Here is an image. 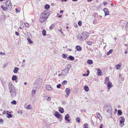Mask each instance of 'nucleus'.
Masks as SVG:
<instances>
[{
  "mask_svg": "<svg viewBox=\"0 0 128 128\" xmlns=\"http://www.w3.org/2000/svg\"><path fill=\"white\" fill-rule=\"evenodd\" d=\"M89 36V33L87 32H84L79 34L77 36L78 39L80 41H84Z\"/></svg>",
  "mask_w": 128,
  "mask_h": 128,
  "instance_id": "f257e3e1",
  "label": "nucleus"
},
{
  "mask_svg": "<svg viewBox=\"0 0 128 128\" xmlns=\"http://www.w3.org/2000/svg\"><path fill=\"white\" fill-rule=\"evenodd\" d=\"M49 15L47 10L44 11L40 15L39 21L41 23L45 22L48 18Z\"/></svg>",
  "mask_w": 128,
  "mask_h": 128,
  "instance_id": "f03ea898",
  "label": "nucleus"
},
{
  "mask_svg": "<svg viewBox=\"0 0 128 128\" xmlns=\"http://www.w3.org/2000/svg\"><path fill=\"white\" fill-rule=\"evenodd\" d=\"M66 68L62 70V75L64 76H66L68 74V71L70 68V64L66 65Z\"/></svg>",
  "mask_w": 128,
  "mask_h": 128,
  "instance_id": "7ed1b4c3",
  "label": "nucleus"
},
{
  "mask_svg": "<svg viewBox=\"0 0 128 128\" xmlns=\"http://www.w3.org/2000/svg\"><path fill=\"white\" fill-rule=\"evenodd\" d=\"M6 6L8 10H10L12 9V5L10 0H7L6 1Z\"/></svg>",
  "mask_w": 128,
  "mask_h": 128,
  "instance_id": "20e7f679",
  "label": "nucleus"
},
{
  "mask_svg": "<svg viewBox=\"0 0 128 128\" xmlns=\"http://www.w3.org/2000/svg\"><path fill=\"white\" fill-rule=\"evenodd\" d=\"M112 108L111 106L109 104H106L104 107V110L106 111L107 112L110 113Z\"/></svg>",
  "mask_w": 128,
  "mask_h": 128,
  "instance_id": "39448f33",
  "label": "nucleus"
},
{
  "mask_svg": "<svg viewBox=\"0 0 128 128\" xmlns=\"http://www.w3.org/2000/svg\"><path fill=\"white\" fill-rule=\"evenodd\" d=\"M8 90L9 92H10L12 91H14V90H16L15 88L14 87L13 85L11 82H10L8 85Z\"/></svg>",
  "mask_w": 128,
  "mask_h": 128,
  "instance_id": "423d86ee",
  "label": "nucleus"
},
{
  "mask_svg": "<svg viewBox=\"0 0 128 128\" xmlns=\"http://www.w3.org/2000/svg\"><path fill=\"white\" fill-rule=\"evenodd\" d=\"M11 96L12 97H15L16 96V90H14V91H12L10 92Z\"/></svg>",
  "mask_w": 128,
  "mask_h": 128,
  "instance_id": "0eeeda50",
  "label": "nucleus"
},
{
  "mask_svg": "<svg viewBox=\"0 0 128 128\" xmlns=\"http://www.w3.org/2000/svg\"><path fill=\"white\" fill-rule=\"evenodd\" d=\"M42 83V80L40 79H39L36 80L34 83L35 84H36L37 85H40Z\"/></svg>",
  "mask_w": 128,
  "mask_h": 128,
  "instance_id": "6e6552de",
  "label": "nucleus"
},
{
  "mask_svg": "<svg viewBox=\"0 0 128 128\" xmlns=\"http://www.w3.org/2000/svg\"><path fill=\"white\" fill-rule=\"evenodd\" d=\"M65 92L66 93V94L65 95V97L66 98H67L68 96L69 95V94H70V90L69 88H66Z\"/></svg>",
  "mask_w": 128,
  "mask_h": 128,
  "instance_id": "1a4fd4ad",
  "label": "nucleus"
},
{
  "mask_svg": "<svg viewBox=\"0 0 128 128\" xmlns=\"http://www.w3.org/2000/svg\"><path fill=\"white\" fill-rule=\"evenodd\" d=\"M104 11L105 14V15L106 16L109 14V12L108 10L106 8H105L104 9Z\"/></svg>",
  "mask_w": 128,
  "mask_h": 128,
  "instance_id": "9d476101",
  "label": "nucleus"
},
{
  "mask_svg": "<svg viewBox=\"0 0 128 128\" xmlns=\"http://www.w3.org/2000/svg\"><path fill=\"white\" fill-rule=\"evenodd\" d=\"M125 121V119L124 118H122L120 120V126L121 127H122L124 125V122Z\"/></svg>",
  "mask_w": 128,
  "mask_h": 128,
  "instance_id": "9b49d317",
  "label": "nucleus"
},
{
  "mask_svg": "<svg viewBox=\"0 0 128 128\" xmlns=\"http://www.w3.org/2000/svg\"><path fill=\"white\" fill-rule=\"evenodd\" d=\"M62 115L59 113V112H56L54 113V116H55L58 118H59L60 117V116Z\"/></svg>",
  "mask_w": 128,
  "mask_h": 128,
  "instance_id": "f8f14e48",
  "label": "nucleus"
},
{
  "mask_svg": "<svg viewBox=\"0 0 128 128\" xmlns=\"http://www.w3.org/2000/svg\"><path fill=\"white\" fill-rule=\"evenodd\" d=\"M97 70L98 71L97 74L98 76H101L102 75V72L100 69L97 68Z\"/></svg>",
  "mask_w": 128,
  "mask_h": 128,
  "instance_id": "ddd939ff",
  "label": "nucleus"
},
{
  "mask_svg": "<svg viewBox=\"0 0 128 128\" xmlns=\"http://www.w3.org/2000/svg\"><path fill=\"white\" fill-rule=\"evenodd\" d=\"M112 84L110 82H108L107 83V88L108 90L112 87Z\"/></svg>",
  "mask_w": 128,
  "mask_h": 128,
  "instance_id": "4468645a",
  "label": "nucleus"
},
{
  "mask_svg": "<svg viewBox=\"0 0 128 128\" xmlns=\"http://www.w3.org/2000/svg\"><path fill=\"white\" fill-rule=\"evenodd\" d=\"M45 87L46 89L48 90H50L51 89V87L50 85L46 84Z\"/></svg>",
  "mask_w": 128,
  "mask_h": 128,
  "instance_id": "2eb2a0df",
  "label": "nucleus"
},
{
  "mask_svg": "<svg viewBox=\"0 0 128 128\" xmlns=\"http://www.w3.org/2000/svg\"><path fill=\"white\" fill-rule=\"evenodd\" d=\"M8 113H10V112L8 111H7V117L8 118H10L12 117V116L11 114H8Z\"/></svg>",
  "mask_w": 128,
  "mask_h": 128,
  "instance_id": "dca6fc26",
  "label": "nucleus"
},
{
  "mask_svg": "<svg viewBox=\"0 0 128 128\" xmlns=\"http://www.w3.org/2000/svg\"><path fill=\"white\" fill-rule=\"evenodd\" d=\"M76 49L78 51H80L82 50L81 47L79 46H77L76 47Z\"/></svg>",
  "mask_w": 128,
  "mask_h": 128,
  "instance_id": "f3484780",
  "label": "nucleus"
},
{
  "mask_svg": "<svg viewBox=\"0 0 128 128\" xmlns=\"http://www.w3.org/2000/svg\"><path fill=\"white\" fill-rule=\"evenodd\" d=\"M19 70V68H18L15 67L13 70V72L14 73H16Z\"/></svg>",
  "mask_w": 128,
  "mask_h": 128,
  "instance_id": "a211bd4d",
  "label": "nucleus"
},
{
  "mask_svg": "<svg viewBox=\"0 0 128 128\" xmlns=\"http://www.w3.org/2000/svg\"><path fill=\"white\" fill-rule=\"evenodd\" d=\"M69 117V115L68 114H66L65 116V119L68 122L70 121V120L68 119Z\"/></svg>",
  "mask_w": 128,
  "mask_h": 128,
  "instance_id": "6ab92c4d",
  "label": "nucleus"
},
{
  "mask_svg": "<svg viewBox=\"0 0 128 128\" xmlns=\"http://www.w3.org/2000/svg\"><path fill=\"white\" fill-rule=\"evenodd\" d=\"M67 60H69V59L72 60H73L74 59V57L70 56H69L67 58Z\"/></svg>",
  "mask_w": 128,
  "mask_h": 128,
  "instance_id": "aec40b11",
  "label": "nucleus"
},
{
  "mask_svg": "<svg viewBox=\"0 0 128 128\" xmlns=\"http://www.w3.org/2000/svg\"><path fill=\"white\" fill-rule=\"evenodd\" d=\"M84 90L86 92L88 91L89 90V88L87 86H85L84 87Z\"/></svg>",
  "mask_w": 128,
  "mask_h": 128,
  "instance_id": "412c9836",
  "label": "nucleus"
},
{
  "mask_svg": "<svg viewBox=\"0 0 128 128\" xmlns=\"http://www.w3.org/2000/svg\"><path fill=\"white\" fill-rule=\"evenodd\" d=\"M59 111L61 114L63 113L64 112V110L62 108H60L59 109Z\"/></svg>",
  "mask_w": 128,
  "mask_h": 128,
  "instance_id": "4be33fe9",
  "label": "nucleus"
},
{
  "mask_svg": "<svg viewBox=\"0 0 128 128\" xmlns=\"http://www.w3.org/2000/svg\"><path fill=\"white\" fill-rule=\"evenodd\" d=\"M68 56V54H62V57L63 58L66 59Z\"/></svg>",
  "mask_w": 128,
  "mask_h": 128,
  "instance_id": "5701e85b",
  "label": "nucleus"
},
{
  "mask_svg": "<svg viewBox=\"0 0 128 128\" xmlns=\"http://www.w3.org/2000/svg\"><path fill=\"white\" fill-rule=\"evenodd\" d=\"M17 78L16 76V75H14L12 76V80L14 81L16 80Z\"/></svg>",
  "mask_w": 128,
  "mask_h": 128,
  "instance_id": "b1692460",
  "label": "nucleus"
},
{
  "mask_svg": "<svg viewBox=\"0 0 128 128\" xmlns=\"http://www.w3.org/2000/svg\"><path fill=\"white\" fill-rule=\"evenodd\" d=\"M97 116L98 118L100 120H101L102 119V118L101 116H100V114L99 113H98L97 114Z\"/></svg>",
  "mask_w": 128,
  "mask_h": 128,
  "instance_id": "393cba45",
  "label": "nucleus"
},
{
  "mask_svg": "<svg viewBox=\"0 0 128 128\" xmlns=\"http://www.w3.org/2000/svg\"><path fill=\"white\" fill-rule=\"evenodd\" d=\"M87 62L89 64H92L93 63V62L92 60H88Z\"/></svg>",
  "mask_w": 128,
  "mask_h": 128,
  "instance_id": "a878e982",
  "label": "nucleus"
},
{
  "mask_svg": "<svg viewBox=\"0 0 128 128\" xmlns=\"http://www.w3.org/2000/svg\"><path fill=\"white\" fill-rule=\"evenodd\" d=\"M121 66V65H120V64L116 65L115 66L116 67V69L120 70V67Z\"/></svg>",
  "mask_w": 128,
  "mask_h": 128,
  "instance_id": "bb28decb",
  "label": "nucleus"
},
{
  "mask_svg": "<svg viewBox=\"0 0 128 128\" xmlns=\"http://www.w3.org/2000/svg\"><path fill=\"white\" fill-rule=\"evenodd\" d=\"M42 34L43 36H45L46 35V31L45 30H43L42 31Z\"/></svg>",
  "mask_w": 128,
  "mask_h": 128,
  "instance_id": "cd10ccee",
  "label": "nucleus"
},
{
  "mask_svg": "<svg viewBox=\"0 0 128 128\" xmlns=\"http://www.w3.org/2000/svg\"><path fill=\"white\" fill-rule=\"evenodd\" d=\"M113 50L112 49L110 50L108 52L106 53V55L107 56L109 55L110 54H111Z\"/></svg>",
  "mask_w": 128,
  "mask_h": 128,
  "instance_id": "c85d7f7f",
  "label": "nucleus"
},
{
  "mask_svg": "<svg viewBox=\"0 0 128 128\" xmlns=\"http://www.w3.org/2000/svg\"><path fill=\"white\" fill-rule=\"evenodd\" d=\"M11 103L12 104L16 105L17 104V102L16 100H14L11 102Z\"/></svg>",
  "mask_w": 128,
  "mask_h": 128,
  "instance_id": "c756f323",
  "label": "nucleus"
},
{
  "mask_svg": "<svg viewBox=\"0 0 128 128\" xmlns=\"http://www.w3.org/2000/svg\"><path fill=\"white\" fill-rule=\"evenodd\" d=\"M67 83V81L66 80H64L62 82V85H66Z\"/></svg>",
  "mask_w": 128,
  "mask_h": 128,
  "instance_id": "7c9ffc66",
  "label": "nucleus"
},
{
  "mask_svg": "<svg viewBox=\"0 0 128 128\" xmlns=\"http://www.w3.org/2000/svg\"><path fill=\"white\" fill-rule=\"evenodd\" d=\"M118 114L120 115H121L122 114V112L120 110H119L118 111Z\"/></svg>",
  "mask_w": 128,
  "mask_h": 128,
  "instance_id": "2f4dec72",
  "label": "nucleus"
},
{
  "mask_svg": "<svg viewBox=\"0 0 128 128\" xmlns=\"http://www.w3.org/2000/svg\"><path fill=\"white\" fill-rule=\"evenodd\" d=\"M98 23L97 20L95 19L93 21L92 23L94 24H96Z\"/></svg>",
  "mask_w": 128,
  "mask_h": 128,
  "instance_id": "473e14b6",
  "label": "nucleus"
},
{
  "mask_svg": "<svg viewBox=\"0 0 128 128\" xmlns=\"http://www.w3.org/2000/svg\"><path fill=\"white\" fill-rule=\"evenodd\" d=\"M50 7V6L48 4H46L45 6V8L46 9H48Z\"/></svg>",
  "mask_w": 128,
  "mask_h": 128,
  "instance_id": "72a5a7b5",
  "label": "nucleus"
},
{
  "mask_svg": "<svg viewBox=\"0 0 128 128\" xmlns=\"http://www.w3.org/2000/svg\"><path fill=\"white\" fill-rule=\"evenodd\" d=\"M27 40L28 41V42L30 44H32L33 42L32 40H31L30 38H27Z\"/></svg>",
  "mask_w": 128,
  "mask_h": 128,
  "instance_id": "f704fd0d",
  "label": "nucleus"
},
{
  "mask_svg": "<svg viewBox=\"0 0 128 128\" xmlns=\"http://www.w3.org/2000/svg\"><path fill=\"white\" fill-rule=\"evenodd\" d=\"M76 122H80V118L78 117L76 119Z\"/></svg>",
  "mask_w": 128,
  "mask_h": 128,
  "instance_id": "c9c22d12",
  "label": "nucleus"
},
{
  "mask_svg": "<svg viewBox=\"0 0 128 128\" xmlns=\"http://www.w3.org/2000/svg\"><path fill=\"white\" fill-rule=\"evenodd\" d=\"M31 106L30 105H28L26 107V109H29L31 108Z\"/></svg>",
  "mask_w": 128,
  "mask_h": 128,
  "instance_id": "e433bc0d",
  "label": "nucleus"
},
{
  "mask_svg": "<svg viewBox=\"0 0 128 128\" xmlns=\"http://www.w3.org/2000/svg\"><path fill=\"white\" fill-rule=\"evenodd\" d=\"M78 24L79 26H81L82 24V22L80 21H79L78 22Z\"/></svg>",
  "mask_w": 128,
  "mask_h": 128,
  "instance_id": "4c0bfd02",
  "label": "nucleus"
},
{
  "mask_svg": "<svg viewBox=\"0 0 128 128\" xmlns=\"http://www.w3.org/2000/svg\"><path fill=\"white\" fill-rule=\"evenodd\" d=\"M25 26L26 27L28 28L29 26V25L27 23H24Z\"/></svg>",
  "mask_w": 128,
  "mask_h": 128,
  "instance_id": "58836bf2",
  "label": "nucleus"
},
{
  "mask_svg": "<svg viewBox=\"0 0 128 128\" xmlns=\"http://www.w3.org/2000/svg\"><path fill=\"white\" fill-rule=\"evenodd\" d=\"M61 85L60 84H59L56 86V87L58 88H60Z\"/></svg>",
  "mask_w": 128,
  "mask_h": 128,
  "instance_id": "ea45409f",
  "label": "nucleus"
},
{
  "mask_svg": "<svg viewBox=\"0 0 128 128\" xmlns=\"http://www.w3.org/2000/svg\"><path fill=\"white\" fill-rule=\"evenodd\" d=\"M88 125L87 124H85L84 126V128H88Z\"/></svg>",
  "mask_w": 128,
  "mask_h": 128,
  "instance_id": "a19ab883",
  "label": "nucleus"
},
{
  "mask_svg": "<svg viewBox=\"0 0 128 128\" xmlns=\"http://www.w3.org/2000/svg\"><path fill=\"white\" fill-rule=\"evenodd\" d=\"M105 80L107 81H109V79L108 76H106V77L105 78Z\"/></svg>",
  "mask_w": 128,
  "mask_h": 128,
  "instance_id": "79ce46f5",
  "label": "nucleus"
},
{
  "mask_svg": "<svg viewBox=\"0 0 128 128\" xmlns=\"http://www.w3.org/2000/svg\"><path fill=\"white\" fill-rule=\"evenodd\" d=\"M87 44L89 45H92V43L90 42H87Z\"/></svg>",
  "mask_w": 128,
  "mask_h": 128,
  "instance_id": "37998d69",
  "label": "nucleus"
},
{
  "mask_svg": "<svg viewBox=\"0 0 128 128\" xmlns=\"http://www.w3.org/2000/svg\"><path fill=\"white\" fill-rule=\"evenodd\" d=\"M7 8V7H4V8H3V9H2V10L4 11H6Z\"/></svg>",
  "mask_w": 128,
  "mask_h": 128,
  "instance_id": "c03bdc74",
  "label": "nucleus"
},
{
  "mask_svg": "<svg viewBox=\"0 0 128 128\" xmlns=\"http://www.w3.org/2000/svg\"><path fill=\"white\" fill-rule=\"evenodd\" d=\"M36 92V91L35 90H33L32 92V93L33 94V93H34V94H32V95H34V94L35 93V92Z\"/></svg>",
  "mask_w": 128,
  "mask_h": 128,
  "instance_id": "a18cd8bd",
  "label": "nucleus"
},
{
  "mask_svg": "<svg viewBox=\"0 0 128 128\" xmlns=\"http://www.w3.org/2000/svg\"><path fill=\"white\" fill-rule=\"evenodd\" d=\"M98 19H100V18H102V16L99 15L98 16Z\"/></svg>",
  "mask_w": 128,
  "mask_h": 128,
  "instance_id": "49530a36",
  "label": "nucleus"
},
{
  "mask_svg": "<svg viewBox=\"0 0 128 128\" xmlns=\"http://www.w3.org/2000/svg\"><path fill=\"white\" fill-rule=\"evenodd\" d=\"M22 112H23L22 110H20L19 111H18V113H20V114H21L22 113Z\"/></svg>",
  "mask_w": 128,
  "mask_h": 128,
  "instance_id": "de8ad7c7",
  "label": "nucleus"
},
{
  "mask_svg": "<svg viewBox=\"0 0 128 128\" xmlns=\"http://www.w3.org/2000/svg\"><path fill=\"white\" fill-rule=\"evenodd\" d=\"M51 99V98L50 96L48 97V98L47 99V100L48 101L50 100Z\"/></svg>",
  "mask_w": 128,
  "mask_h": 128,
  "instance_id": "09e8293b",
  "label": "nucleus"
},
{
  "mask_svg": "<svg viewBox=\"0 0 128 128\" xmlns=\"http://www.w3.org/2000/svg\"><path fill=\"white\" fill-rule=\"evenodd\" d=\"M15 10H16V12H17V13L20 12L19 10H18L17 8H16Z\"/></svg>",
  "mask_w": 128,
  "mask_h": 128,
  "instance_id": "8fccbe9b",
  "label": "nucleus"
},
{
  "mask_svg": "<svg viewBox=\"0 0 128 128\" xmlns=\"http://www.w3.org/2000/svg\"><path fill=\"white\" fill-rule=\"evenodd\" d=\"M53 26L52 25V24L51 26H50V29H52L53 28Z\"/></svg>",
  "mask_w": 128,
  "mask_h": 128,
  "instance_id": "3c124183",
  "label": "nucleus"
},
{
  "mask_svg": "<svg viewBox=\"0 0 128 128\" xmlns=\"http://www.w3.org/2000/svg\"><path fill=\"white\" fill-rule=\"evenodd\" d=\"M7 111H4L2 113L3 114H6Z\"/></svg>",
  "mask_w": 128,
  "mask_h": 128,
  "instance_id": "603ef678",
  "label": "nucleus"
},
{
  "mask_svg": "<svg viewBox=\"0 0 128 128\" xmlns=\"http://www.w3.org/2000/svg\"><path fill=\"white\" fill-rule=\"evenodd\" d=\"M15 34L17 36H18L19 35V33L17 32H15Z\"/></svg>",
  "mask_w": 128,
  "mask_h": 128,
  "instance_id": "864d4df0",
  "label": "nucleus"
},
{
  "mask_svg": "<svg viewBox=\"0 0 128 128\" xmlns=\"http://www.w3.org/2000/svg\"><path fill=\"white\" fill-rule=\"evenodd\" d=\"M87 74H86V75L87 76H88L89 75V70H87Z\"/></svg>",
  "mask_w": 128,
  "mask_h": 128,
  "instance_id": "5fc2aeb1",
  "label": "nucleus"
},
{
  "mask_svg": "<svg viewBox=\"0 0 128 128\" xmlns=\"http://www.w3.org/2000/svg\"><path fill=\"white\" fill-rule=\"evenodd\" d=\"M107 4L108 3H107V2H103V4L104 5H106V4Z\"/></svg>",
  "mask_w": 128,
  "mask_h": 128,
  "instance_id": "6e6d98bb",
  "label": "nucleus"
},
{
  "mask_svg": "<svg viewBox=\"0 0 128 128\" xmlns=\"http://www.w3.org/2000/svg\"><path fill=\"white\" fill-rule=\"evenodd\" d=\"M2 54H3L4 55L5 54L4 52L2 53V52H0V55H2Z\"/></svg>",
  "mask_w": 128,
  "mask_h": 128,
  "instance_id": "4d7b16f0",
  "label": "nucleus"
},
{
  "mask_svg": "<svg viewBox=\"0 0 128 128\" xmlns=\"http://www.w3.org/2000/svg\"><path fill=\"white\" fill-rule=\"evenodd\" d=\"M4 121V120H2V119H0V122H2V123Z\"/></svg>",
  "mask_w": 128,
  "mask_h": 128,
  "instance_id": "13d9d810",
  "label": "nucleus"
},
{
  "mask_svg": "<svg viewBox=\"0 0 128 128\" xmlns=\"http://www.w3.org/2000/svg\"><path fill=\"white\" fill-rule=\"evenodd\" d=\"M63 10H61L60 11V13L61 14H62L63 13Z\"/></svg>",
  "mask_w": 128,
  "mask_h": 128,
  "instance_id": "bf43d9fd",
  "label": "nucleus"
},
{
  "mask_svg": "<svg viewBox=\"0 0 128 128\" xmlns=\"http://www.w3.org/2000/svg\"><path fill=\"white\" fill-rule=\"evenodd\" d=\"M66 102L65 101H64L62 102V104H66Z\"/></svg>",
  "mask_w": 128,
  "mask_h": 128,
  "instance_id": "052dcab7",
  "label": "nucleus"
},
{
  "mask_svg": "<svg viewBox=\"0 0 128 128\" xmlns=\"http://www.w3.org/2000/svg\"><path fill=\"white\" fill-rule=\"evenodd\" d=\"M103 126V125L102 124H100V128H102V126Z\"/></svg>",
  "mask_w": 128,
  "mask_h": 128,
  "instance_id": "680f3d73",
  "label": "nucleus"
},
{
  "mask_svg": "<svg viewBox=\"0 0 128 128\" xmlns=\"http://www.w3.org/2000/svg\"><path fill=\"white\" fill-rule=\"evenodd\" d=\"M110 5L112 6H114V4L113 3H112Z\"/></svg>",
  "mask_w": 128,
  "mask_h": 128,
  "instance_id": "e2e57ef3",
  "label": "nucleus"
},
{
  "mask_svg": "<svg viewBox=\"0 0 128 128\" xmlns=\"http://www.w3.org/2000/svg\"><path fill=\"white\" fill-rule=\"evenodd\" d=\"M25 60H23L22 61V63L23 64H24L25 63Z\"/></svg>",
  "mask_w": 128,
  "mask_h": 128,
  "instance_id": "0e129e2a",
  "label": "nucleus"
},
{
  "mask_svg": "<svg viewBox=\"0 0 128 128\" xmlns=\"http://www.w3.org/2000/svg\"><path fill=\"white\" fill-rule=\"evenodd\" d=\"M62 73L61 74H59L58 75V76H62Z\"/></svg>",
  "mask_w": 128,
  "mask_h": 128,
  "instance_id": "69168bd1",
  "label": "nucleus"
},
{
  "mask_svg": "<svg viewBox=\"0 0 128 128\" xmlns=\"http://www.w3.org/2000/svg\"><path fill=\"white\" fill-rule=\"evenodd\" d=\"M62 15H60L59 16H58V17L59 18H61V17H62Z\"/></svg>",
  "mask_w": 128,
  "mask_h": 128,
  "instance_id": "338daca9",
  "label": "nucleus"
},
{
  "mask_svg": "<svg viewBox=\"0 0 128 128\" xmlns=\"http://www.w3.org/2000/svg\"><path fill=\"white\" fill-rule=\"evenodd\" d=\"M4 7L3 6V5H2V6H1V8H2V9H3V8H4Z\"/></svg>",
  "mask_w": 128,
  "mask_h": 128,
  "instance_id": "774afa93",
  "label": "nucleus"
}]
</instances>
